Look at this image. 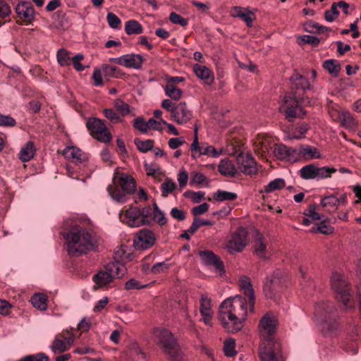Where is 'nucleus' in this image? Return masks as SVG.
<instances>
[{
  "label": "nucleus",
  "mask_w": 361,
  "mask_h": 361,
  "mask_svg": "<svg viewBox=\"0 0 361 361\" xmlns=\"http://www.w3.org/2000/svg\"><path fill=\"white\" fill-rule=\"evenodd\" d=\"M305 29L308 32L322 34L324 32L331 31V28L319 24L317 22L309 21L305 25Z\"/></svg>",
  "instance_id": "4c0bfd02"
},
{
  "label": "nucleus",
  "mask_w": 361,
  "mask_h": 361,
  "mask_svg": "<svg viewBox=\"0 0 361 361\" xmlns=\"http://www.w3.org/2000/svg\"><path fill=\"white\" fill-rule=\"evenodd\" d=\"M67 243V252L71 257H79L95 250L97 240L89 230L77 226L64 235Z\"/></svg>",
  "instance_id": "f03ea898"
},
{
  "label": "nucleus",
  "mask_w": 361,
  "mask_h": 361,
  "mask_svg": "<svg viewBox=\"0 0 361 361\" xmlns=\"http://www.w3.org/2000/svg\"><path fill=\"white\" fill-rule=\"evenodd\" d=\"M335 308L329 302H320L317 304L314 314L321 320V322L331 316L334 315Z\"/></svg>",
  "instance_id": "4be33fe9"
},
{
  "label": "nucleus",
  "mask_w": 361,
  "mask_h": 361,
  "mask_svg": "<svg viewBox=\"0 0 361 361\" xmlns=\"http://www.w3.org/2000/svg\"><path fill=\"white\" fill-rule=\"evenodd\" d=\"M104 116L113 123L121 121V116L112 109H105L103 111Z\"/></svg>",
  "instance_id": "6e6d98bb"
},
{
  "label": "nucleus",
  "mask_w": 361,
  "mask_h": 361,
  "mask_svg": "<svg viewBox=\"0 0 361 361\" xmlns=\"http://www.w3.org/2000/svg\"><path fill=\"white\" fill-rule=\"evenodd\" d=\"M273 153L277 159L290 163L299 161L298 151L283 144H275Z\"/></svg>",
  "instance_id": "9b49d317"
},
{
  "label": "nucleus",
  "mask_w": 361,
  "mask_h": 361,
  "mask_svg": "<svg viewBox=\"0 0 361 361\" xmlns=\"http://www.w3.org/2000/svg\"><path fill=\"white\" fill-rule=\"evenodd\" d=\"M47 297L43 293H35L31 298V302L35 308L45 310L47 308Z\"/></svg>",
  "instance_id": "72a5a7b5"
},
{
  "label": "nucleus",
  "mask_w": 361,
  "mask_h": 361,
  "mask_svg": "<svg viewBox=\"0 0 361 361\" xmlns=\"http://www.w3.org/2000/svg\"><path fill=\"white\" fill-rule=\"evenodd\" d=\"M154 335L157 341L158 345L163 350L171 361H181L183 352L177 338L168 329L156 328Z\"/></svg>",
  "instance_id": "7ed1b4c3"
},
{
  "label": "nucleus",
  "mask_w": 361,
  "mask_h": 361,
  "mask_svg": "<svg viewBox=\"0 0 361 361\" xmlns=\"http://www.w3.org/2000/svg\"><path fill=\"white\" fill-rule=\"evenodd\" d=\"M290 80L292 82L293 90L305 92L306 90L310 89L308 80L298 73H295Z\"/></svg>",
  "instance_id": "393cba45"
},
{
  "label": "nucleus",
  "mask_w": 361,
  "mask_h": 361,
  "mask_svg": "<svg viewBox=\"0 0 361 361\" xmlns=\"http://www.w3.org/2000/svg\"><path fill=\"white\" fill-rule=\"evenodd\" d=\"M63 335L59 334L56 336L51 346V350L55 353H63L68 350V345L62 338Z\"/></svg>",
  "instance_id": "c9c22d12"
},
{
  "label": "nucleus",
  "mask_w": 361,
  "mask_h": 361,
  "mask_svg": "<svg viewBox=\"0 0 361 361\" xmlns=\"http://www.w3.org/2000/svg\"><path fill=\"white\" fill-rule=\"evenodd\" d=\"M24 361H49V357L43 353L27 355L23 357Z\"/></svg>",
  "instance_id": "338daca9"
},
{
  "label": "nucleus",
  "mask_w": 361,
  "mask_h": 361,
  "mask_svg": "<svg viewBox=\"0 0 361 361\" xmlns=\"http://www.w3.org/2000/svg\"><path fill=\"white\" fill-rule=\"evenodd\" d=\"M300 177L304 180L316 178V166L313 164L306 165L299 171Z\"/></svg>",
  "instance_id": "58836bf2"
},
{
  "label": "nucleus",
  "mask_w": 361,
  "mask_h": 361,
  "mask_svg": "<svg viewBox=\"0 0 361 361\" xmlns=\"http://www.w3.org/2000/svg\"><path fill=\"white\" fill-rule=\"evenodd\" d=\"M193 71L196 76L204 80L206 84L209 85L214 82V78L212 72L205 66L196 63L193 66Z\"/></svg>",
  "instance_id": "b1692460"
},
{
  "label": "nucleus",
  "mask_w": 361,
  "mask_h": 361,
  "mask_svg": "<svg viewBox=\"0 0 361 361\" xmlns=\"http://www.w3.org/2000/svg\"><path fill=\"white\" fill-rule=\"evenodd\" d=\"M309 125L306 123H299L295 128V131L293 135L290 137V139L300 140L303 137L305 133L309 130Z\"/></svg>",
  "instance_id": "09e8293b"
},
{
  "label": "nucleus",
  "mask_w": 361,
  "mask_h": 361,
  "mask_svg": "<svg viewBox=\"0 0 361 361\" xmlns=\"http://www.w3.org/2000/svg\"><path fill=\"white\" fill-rule=\"evenodd\" d=\"M255 253L261 259H267L265 255L267 250V244L264 241V235L259 232H257L255 238L254 245Z\"/></svg>",
  "instance_id": "cd10ccee"
},
{
  "label": "nucleus",
  "mask_w": 361,
  "mask_h": 361,
  "mask_svg": "<svg viewBox=\"0 0 361 361\" xmlns=\"http://www.w3.org/2000/svg\"><path fill=\"white\" fill-rule=\"evenodd\" d=\"M323 68L333 77L337 78L341 71V64L335 59H328L323 62Z\"/></svg>",
  "instance_id": "7c9ffc66"
},
{
  "label": "nucleus",
  "mask_w": 361,
  "mask_h": 361,
  "mask_svg": "<svg viewBox=\"0 0 361 361\" xmlns=\"http://www.w3.org/2000/svg\"><path fill=\"white\" fill-rule=\"evenodd\" d=\"M156 240L155 234L151 230L143 228L137 233L134 244L137 249L145 250L152 247Z\"/></svg>",
  "instance_id": "2eb2a0df"
},
{
  "label": "nucleus",
  "mask_w": 361,
  "mask_h": 361,
  "mask_svg": "<svg viewBox=\"0 0 361 361\" xmlns=\"http://www.w3.org/2000/svg\"><path fill=\"white\" fill-rule=\"evenodd\" d=\"M240 286L245 298L237 295L222 302L219 306L218 318L223 327L230 333H236L244 326L247 319V309L254 312L255 296L252 285L247 276H243L240 281Z\"/></svg>",
  "instance_id": "f257e3e1"
},
{
  "label": "nucleus",
  "mask_w": 361,
  "mask_h": 361,
  "mask_svg": "<svg viewBox=\"0 0 361 361\" xmlns=\"http://www.w3.org/2000/svg\"><path fill=\"white\" fill-rule=\"evenodd\" d=\"M125 216L126 223L130 227H139L144 225L141 219L140 209L137 207H130L126 210Z\"/></svg>",
  "instance_id": "412c9836"
},
{
  "label": "nucleus",
  "mask_w": 361,
  "mask_h": 361,
  "mask_svg": "<svg viewBox=\"0 0 361 361\" xmlns=\"http://www.w3.org/2000/svg\"><path fill=\"white\" fill-rule=\"evenodd\" d=\"M70 52L64 49H61L57 51V60L61 66H67L70 61Z\"/></svg>",
  "instance_id": "5fc2aeb1"
},
{
  "label": "nucleus",
  "mask_w": 361,
  "mask_h": 361,
  "mask_svg": "<svg viewBox=\"0 0 361 361\" xmlns=\"http://www.w3.org/2000/svg\"><path fill=\"white\" fill-rule=\"evenodd\" d=\"M169 20L172 23L176 24V25H180L183 27H185L188 24V19L183 18V16H181L180 15H179L175 12H172L170 14Z\"/></svg>",
  "instance_id": "4d7b16f0"
},
{
  "label": "nucleus",
  "mask_w": 361,
  "mask_h": 361,
  "mask_svg": "<svg viewBox=\"0 0 361 361\" xmlns=\"http://www.w3.org/2000/svg\"><path fill=\"white\" fill-rule=\"evenodd\" d=\"M183 195L194 203H199L201 200L204 199L205 192L203 191L195 192L192 190H187L184 192Z\"/></svg>",
  "instance_id": "603ef678"
},
{
  "label": "nucleus",
  "mask_w": 361,
  "mask_h": 361,
  "mask_svg": "<svg viewBox=\"0 0 361 361\" xmlns=\"http://www.w3.org/2000/svg\"><path fill=\"white\" fill-rule=\"evenodd\" d=\"M200 313L211 310V300L207 295L202 294L200 296Z\"/></svg>",
  "instance_id": "052dcab7"
},
{
  "label": "nucleus",
  "mask_w": 361,
  "mask_h": 361,
  "mask_svg": "<svg viewBox=\"0 0 361 361\" xmlns=\"http://www.w3.org/2000/svg\"><path fill=\"white\" fill-rule=\"evenodd\" d=\"M102 69L104 70L105 75L111 77H118L121 73V70L118 67L114 66L104 65L102 66Z\"/></svg>",
  "instance_id": "0e129e2a"
},
{
  "label": "nucleus",
  "mask_w": 361,
  "mask_h": 361,
  "mask_svg": "<svg viewBox=\"0 0 361 361\" xmlns=\"http://www.w3.org/2000/svg\"><path fill=\"white\" fill-rule=\"evenodd\" d=\"M285 186V180L281 178H278L270 181L267 185H265L264 190L266 193H271L275 190H281Z\"/></svg>",
  "instance_id": "a19ab883"
},
{
  "label": "nucleus",
  "mask_w": 361,
  "mask_h": 361,
  "mask_svg": "<svg viewBox=\"0 0 361 361\" xmlns=\"http://www.w3.org/2000/svg\"><path fill=\"white\" fill-rule=\"evenodd\" d=\"M298 154H299V161L301 159H303L305 161H310L322 157V154L318 149L312 145H301Z\"/></svg>",
  "instance_id": "5701e85b"
},
{
  "label": "nucleus",
  "mask_w": 361,
  "mask_h": 361,
  "mask_svg": "<svg viewBox=\"0 0 361 361\" xmlns=\"http://www.w3.org/2000/svg\"><path fill=\"white\" fill-rule=\"evenodd\" d=\"M86 127L90 134L99 142L109 143L112 140V135L109 131L104 121L92 117L86 122Z\"/></svg>",
  "instance_id": "0eeeda50"
},
{
  "label": "nucleus",
  "mask_w": 361,
  "mask_h": 361,
  "mask_svg": "<svg viewBox=\"0 0 361 361\" xmlns=\"http://www.w3.org/2000/svg\"><path fill=\"white\" fill-rule=\"evenodd\" d=\"M190 150L192 152V157L194 159L199 158L201 155L218 157L222 153V149L218 151L212 145L206 147H204L203 145L200 146L197 128H195V137L190 146Z\"/></svg>",
  "instance_id": "f8f14e48"
},
{
  "label": "nucleus",
  "mask_w": 361,
  "mask_h": 361,
  "mask_svg": "<svg viewBox=\"0 0 361 361\" xmlns=\"http://www.w3.org/2000/svg\"><path fill=\"white\" fill-rule=\"evenodd\" d=\"M322 322H323V328L329 332L336 331L339 327V323L334 315L322 320Z\"/></svg>",
  "instance_id": "de8ad7c7"
},
{
  "label": "nucleus",
  "mask_w": 361,
  "mask_h": 361,
  "mask_svg": "<svg viewBox=\"0 0 361 361\" xmlns=\"http://www.w3.org/2000/svg\"><path fill=\"white\" fill-rule=\"evenodd\" d=\"M218 171L221 175L229 177H234L237 173L235 165L227 158L220 161Z\"/></svg>",
  "instance_id": "bb28decb"
},
{
  "label": "nucleus",
  "mask_w": 361,
  "mask_h": 361,
  "mask_svg": "<svg viewBox=\"0 0 361 361\" xmlns=\"http://www.w3.org/2000/svg\"><path fill=\"white\" fill-rule=\"evenodd\" d=\"M279 111L289 122H293L296 118H302L306 115V111L301 106L294 92L285 95Z\"/></svg>",
  "instance_id": "39448f33"
},
{
  "label": "nucleus",
  "mask_w": 361,
  "mask_h": 361,
  "mask_svg": "<svg viewBox=\"0 0 361 361\" xmlns=\"http://www.w3.org/2000/svg\"><path fill=\"white\" fill-rule=\"evenodd\" d=\"M63 154L66 159L72 160L76 164H84L88 159L87 156L80 149L73 146L66 147L63 151Z\"/></svg>",
  "instance_id": "6ab92c4d"
},
{
  "label": "nucleus",
  "mask_w": 361,
  "mask_h": 361,
  "mask_svg": "<svg viewBox=\"0 0 361 361\" xmlns=\"http://www.w3.org/2000/svg\"><path fill=\"white\" fill-rule=\"evenodd\" d=\"M111 190L113 187L109 185L108 190L112 198L118 202H124L126 200V195L135 191V183L130 175L121 173L118 178L116 188Z\"/></svg>",
  "instance_id": "20e7f679"
},
{
  "label": "nucleus",
  "mask_w": 361,
  "mask_h": 361,
  "mask_svg": "<svg viewBox=\"0 0 361 361\" xmlns=\"http://www.w3.org/2000/svg\"><path fill=\"white\" fill-rule=\"evenodd\" d=\"M281 272L279 270H276L271 276H267L263 287L267 298H272L278 291L281 283Z\"/></svg>",
  "instance_id": "f3484780"
},
{
  "label": "nucleus",
  "mask_w": 361,
  "mask_h": 361,
  "mask_svg": "<svg viewBox=\"0 0 361 361\" xmlns=\"http://www.w3.org/2000/svg\"><path fill=\"white\" fill-rule=\"evenodd\" d=\"M214 198L217 202L233 201L238 198L236 193L221 190H218L214 194Z\"/></svg>",
  "instance_id": "ea45409f"
},
{
  "label": "nucleus",
  "mask_w": 361,
  "mask_h": 361,
  "mask_svg": "<svg viewBox=\"0 0 361 361\" xmlns=\"http://www.w3.org/2000/svg\"><path fill=\"white\" fill-rule=\"evenodd\" d=\"M247 231L246 228L242 226L238 228L226 245L228 252L233 254L241 252L247 245Z\"/></svg>",
  "instance_id": "1a4fd4ad"
},
{
  "label": "nucleus",
  "mask_w": 361,
  "mask_h": 361,
  "mask_svg": "<svg viewBox=\"0 0 361 361\" xmlns=\"http://www.w3.org/2000/svg\"><path fill=\"white\" fill-rule=\"evenodd\" d=\"M152 214V208L149 205H147L140 209L141 219L143 221L144 225H149L151 223L149 216Z\"/></svg>",
  "instance_id": "e2e57ef3"
},
{
  "label": "nucleus",
  "mask_w": 361,
  "mask_h": 361,
  "mask_svg": "<svg viewBox=\"0 0 361 361\" xmlns=\"http://www.w3.org/2000/svg\"><path fill=\"white\" fill-rule=\"evenodd\" d=\"M145 59L140 54H129L117 58H110L109 61L128 68L140 69Z\"/></svg>",
  "instance_id": "ddd939ff"
},
{
  "label": "nucleus",
  "mask_w": 361,
  "mask_h": 361,
  "mask_svg": "<svg viewBox=\"0 0 361 361\" xmlns=\"http://www.w3.org/2000/svg\"><path fill=\"white\" fill-rule=\"evenodd\" d=\"M199 255L204 264L206 266H213L221 275L225 273L224 262L212 251H200Z\"/></svg>",
  "instance_id": "a211bd4d"
},
{
  "label": "nucleus",
  "mask_w": 361,
  "mask_h": 361,
  "mask_svg": "<svg viewBox=\"0 0 361 361\" xmlns=\"http://www.w3.org/2000/svg\"><path fill=\"white\" fill-rule=\"evenodd\" d=\"M15 11L18 17L27 25L32 23L35 19V11L30 1H20Z\"/></svg>",
  "instance_id": "dca6fc26"
},
{
  "label": "nucleus",
  "mask_w": 361,
  "mask_h": 361,
  "mask_svg": "<svg viewBox=\"0 0 361 361\" xmlns=\"http://www.w3.org/2000/svg\"><path fill=\"white\" fill-rule=\"evenodd\" d=\"M114 281V278L108 270L101 271L93 276V281L99 287L103 288Z\"/></svg>",
  "instance_id": "c756f323"
},
{
  "label": "nucleus",
  "mask_w": 361,
  "mask_h": 361,
  "mask_svg": "<svg viewBox=\"0 0 361 361\" xmlns=\"http://www.w3.org/2000/svg\"><path fill=\"white\" fill-rule=\"evenodd\" d=\"M169 268V264L165 262L156 263L150 269V272L154 274L164 273Z\"/></svg>",
  "instance_id": "680f3d73"
},
{
  "label": "nucleus",
  "mask_w": 361,
  "mask_h": 361,
  "mask_svg": "<svg viewBox=\"0 0 361 361\" xmlns=\"http://www.w3.org/2000/svg\"><path fill=\"white\" fill-rule=\"evenodd\" d=\"M16 124V120L10 116H6L0 114V126L12 127Z\"/></svg>",
  "instance_id": "774afa93"
},
{
  "label": "nucleus",
  "mask_w": 361,
  "mask_h": 361,
  "mask_svg": "<svg viewBox=\"0 0 361 361\" xmlns=\"http://www.w3.org/2000/svg\"><path fill=\"white\" fill-rule=\"evenodd\" d=\"M338 119L339 120L342 126H345L347 128H352L356 124L354 118L348 111H338Z\"/></svg>",
  "instance_id": "e433bc0d"
},
{
  "label": "nucleus",
  "mask_w": 361,
  "mask_h": 361,
  "mask_svg": "<svg viewBox=\"0 0 361 361\" xmlns=\"http://www.w3.org/2000/svg\"><path fill=\"white\" fill-rule=\"evenodd\" d=\"M106 20L109 27L112 29H120L121 26V20L114 13L109 12L106 16Z\"/></svg>",
  "instance_id": "864d4df0"
},
{
  "label": "nucleus",
  "mask_w": 361,
  "mask_h": 361,
  "mask_svg": "<svg viewBox=\"0 0 361 361\" xmlns=\"http://www.w3.org/2000/svg\"><path fill=\"white\" fill-rule=\"evenodd\" d=\"M53 19L56 23L59 28L67 29L70 26V23L66 13L62 10H59L53 15Z\"/></svg>",
  "instance_id": "2f4dec72"
},
{
  "label": "nucleus",
  "mask_w": 361,
  "mask_h": 361,
  "mask_svg": "<svg viewBox=\"0 0 361 361\" xmlns=\"http://www.w3.org/2000/svg\"><path fill=\"white\" fill-rule=\"evenodd\" d=\"M133 126L135 129L140 132L145 133L149 130L148 122L146 123L143 118L138 117L135 119Z\"/></svg>",
  "instance_id": "bf43d9fd"
},
{
  "label": "nucleus",
  "mask_w": 361,
  "mask_h": 361,
  "mask_svg": "<svg viewBox=\"0 0 361 361\" xmlns=\"http://www.w3.org/2000/svg\"><path fill=\"white\" fill-rule=\"evenodd\" d=\"M236 161L239 170L244 174L249 176L257 174V164L252 155L240 154Z\"/></svg>",
  "instance_id": "4468645a"
},
{
  "label": "nucleus",
  "mask_w": 361,
  "mask_h": 361,
  "mask_svg": "<svg viewBox=\"0 0 361 361\" xmlns=\"http://www.w3.org/2000/svg\"><path fill=\"white\" fill-rule=\"evenodd\" d=\"M176 188V184L170 178H166L161 185V195L166 197Z\"/></svg>",
  "instance_id": "a18cd8bd"
},
{
  "label": "nucleus",
  "mask_w": 361,
  "mask_h": 361,
  "mask_svg": "<svg viewBox=\"0 0 361 361\" xmlns=\"http://www.w3.org/2000/svg\"><path fill=\"white\" fill-rule=\"evenodd\" d=\"M331 284L336 294V300L342 302L345 308H353L352 295L350 293L348 284L343 279V276L339 273L333 274L331 278Z\"/></svg>",
  "instance_id": "423d86ee"
},
{
  "label": "nucleus",
  "mask_w": 361,
  "mask_h": 361,
  "mask_svg": "<svg viewBox=\"0 0 361 361\" xmlns=\"http://www.w3.org/2000/svg\"><path fill=\"white\" fill-rule=\"evenodd\" d=\"M206 180V176L199 172H193L191 174V179L190 180V185H194L195 184H202Z\"/></svg>",
  "instance_id": "69168bd1"
},
{
  "label": "nucleus",
  "mask_w": 361,
  "mask_h": 361,
  "mask_svg": "<svg viewBox=\"0 0 361 361\" xmlns=\"http://www.w3.org/2000/svg\"><path fill=\"white\" fill-rule=\"evenodd\" d=\"M114 105L121 117H124L130 113V106L121 99H115Z\"/></svg>",
  "instance_id": "37998d69"
},
{
  "label": "nucleus",
  "mask_w": 361,
  "mask_h": 361,
  "mask_svg": "<svg viewBox=\"0 0 361 361\" xmlns=\"http://www.w3.org/2000/svg\"><path fill=\"white\" fill-rule=\"evenodd\" d=\"M317 207L315 204H311L307 209L305 210L304 214L313 221L322 219L324 216L315 211Z\"/></svg>",
  "instance_id": "13d9d810"
},
{
  "label": "nucleus",
  "mask_w": 361,
  "mask_h": 361,
  "mask_svg": "<svg viewBox=\"0 0 361 361\" xmlns=\"http://www.w3.org/2000/svg\"><path fill=\"white\" fill-rule=\"evenodd\" d=\"M235 341L233 338H229L224 341V351L227 357H233L236 353L235 350Z\"/></svg>",
  "instance_id": "3c124183"
},
{
  "label": "nucleus",
  "mask_w": 361,
  "mask_h": 361,
  "mask_svg": "<svg viewBox=\"0 0 361 361\" xmlns=\"http://www.w3.org/2000/svg\"><path fill=\"white\" fill-rule=\"evenodd\" d=\"M172 117L178 124H184L190 120L192 113L188 109L185 102H180L176 105V108L174 109Z\"/></svg>",
  "instance_id": "aec40b11"
},
{
  "label": "nucleus",
  "mask_w": 361,
  "mask_h": 361,
  "mask_svg": "<svg viewBox=\"0 0 361 361\" xmlns=\"http://www.w3.org/2000/svg\"><path fill=\"white\" fill-rule=\"evenodd\" d=\"M153 218L159 226H164L167 223V219L165 217L164 212H162L158 207L157 204L154 202L153 203Z\"/></svg>",
  "instance_id": "49530a36"
},
{
  "label": "nucleus",
  "mask_w": 361,
  "mask_h": 361,
  "mask_svg": "<svg viewBox=\"0 0 361 361\" xmlns=\"http://www.w3.org/2000/svg\"><path fill=\"white\" fill-rule=\"evenodd\" d=\"M165 93L171 99L178 101L183 94V91L176 87L173 83H167L165 86Z\"/></svg>",
  "instance_id": "79ce46f5"
},
{
  "label": "nucleus",
  "mask_w": 361,
  "mask_h": 361,
  "mask_svg": "<svg viewBox=\"0 0 361 361\" xmlns=\"http://www.w3.org/2000/svg\"><path fill=\"white\" fill-rule=\"evenodd\" d=\"M339 201L335 195L325 196L321 200V205L324 208H326L328 211L336 210Z\"/></svg>",
  "instance_id": "473e14b6"
},
{
  "label": "nucleus",
  "mask_w": 361,
  "mask_h": 361,
  "mask_svg": "<svg viewBox=\"0 0 361 361\" xmlns=\"http://www.w3.org/2000/svg\"><path fill=\"white\" fill-rule=\"evenodd\" d=\"M278 320L276 317L271 312H267L260 319L259 331L264 341V343L276 342L274 336L276 331Z\"/></svg>",
  "instance_id": "6e6552de"
},
{
  "label": "nucleus",
  "mask_w": 361,
  "mask_h": 361,
  "mask_svg": "<svg viewBox=\"0 0 361 361\" xmlns=\"http://www.w3.org/2000/svg\"><path fill=\"white\" fill-rule=\"evenodd\" d=\"M134 143L137 147L138 150L144 153L153 149L154 147V140H147L143 141L139 138H135L134 140Z\"/></svg>",
  "instance_id": "c03bdc74"
},
{
  "label": "nucleus",
  "mask_w": 361,
  "mask_h": 361,
  "mask_svg": "<svg viewBox=\"0 0 361 361\" xmlns=\"http://www.w3.org/2000/svg\"><path fill=\"white\" fill-rule=\"evenodd\" d=\"M336 171V169L334 167L323 166L319 168L316 166V178L323 179L331 177V174Z\"/></svg>",
  "instance_id": "8fccbe9b"
},
{
  "label": "nucleus",
  "mask_w": 361,
  "mask_h": 361,
  "mask_svg": "<svg viewBox=\"0 0 361 361\" xmlns=\"http://www.w3.org/2000/svg\"><path fill=\"white\" fill-rule=\"evenodd\" d=\"M277 342L264 343L259 347V355L261 361H282Z\"/></svg>",
  "instance_id": "9d476101"
},
{
  "label": "nucleus",
  "mask_w": 361,
  "mask_h": 361,
  "mask_svg": "<svg viewBox=\"0 0 361 361\" xmlns=\"http://www.w3.org/2000/svg\"><path fill=\"white\" fill-rule=\"evenodd\" d=\"M125 31L127 35H138L142 33V25L135 20H130L126 23Z\"/></svg>",
  "instance_id": "f704fd0d"
},
{
  "label": "nucleus",
  "mask_w": 361,
  "mask_h": 361,
  "mask_svg": "<svg viewBox=\"0 0 361 361\" xmlns=\"http://www.w3.org/2000/svg\"><path fill=\"white\" fill-rule=\"evenodd\" d=\"M36 148L34 142L32 141L27 142L20 150L18 158L23 162H27L31 160L35 154Z\"/></svg>",
  "instance_id": "c85d7f7f"
},
{
  "label": "nucleus",
  "mask_w": 361,
  "mask_h": 361,
  "mask_svg": "<svg viewBox=\"0 0 361 361\" xmlns=\"http://www.w3.org/2000/svg\"><path fill=\"white\" fill-rule=\"evenodd\" d=\"M105 269L110 272L114 279L115 278H122L127 271L125 265L118 261L108 263L105 266Z\"/></svg>",
  "instance_id": "a878e982"
}]
</instances>
